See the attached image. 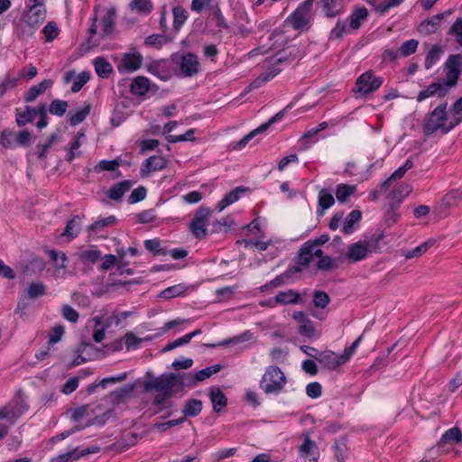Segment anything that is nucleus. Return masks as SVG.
I'll return each mask as SVG.
<instances>
[{
  "label": "nucleus",
  "mask_w": 462,
  "mask_h": 462,
  "mask_svg": "<svg viewBox=\"0 0 462 462\" xmlns=\"http://www.w3.org/2000/svg\"><path fill=\"white\" fill-rule=\"evenodd\" d=\"M346 442L347 440L345 437H341L334 442V454L338 462H345L348 457Z\"/></svg>",
  "instance_id": "obj_32"
},
{
  "label": "nucleus",
  "mask_w": 462,
  "mask_h": 462,
  "mask_svg": "<svg viewBox=\"0 0 462 462\" xmlns=\"http://www.w3.org/2000/svg\"><path fill=\"white\" fill-rule=\"evenodd\" d=\"M335 203V199L331 193L328 192L325 189H322L319 193V208L317 214L323 216L325 210L328 209Z\"/></svg>",
  "instance_id": "obj_26"
},
{
  "label": "nucleus",
  "mask_w": 462,
  "mask_h": 462,
  "mask_svg": "<svg viewBox=\"0 0 462 462\" xmlns=\"http://www.w3.org/2000/svg\"><path fill=\"white\" fill-rule=\"evenodd\" d=\"M81 222V217L77 215L74 216L71 219H69L66 225L65 230L62 233V236L75 238L78 236L79 233V225Z\"/></svg>",
  "instance_id": "obj_37"
},
{
  "label": "nucleus",
  "mask_w": 462,
  "mask_h": 462,
  "mask_svg": "<svg viewBox=\"0 0 462 462\" xmlns=\"http://www.w3.org/2000/svg\"><path fill=\"white\" fill-rule=\"evenodd\" d=\"M210 208L207 207H199L196 214L189 223V230L198 239H203L207 236V222L211 215Z\"/></svg>",
  "instance_id": "obj_6"
},
{
  "label": "nucleus",
  "mask_w": 462,
  "mask_h": 462,
  "mask_svg": "<svg viewBox=\"0 0 462 462\" xmlns=\"http://www.w3.org/2000/svg\"><path fill=\"white\" fill-rule=\"evenodd\" d=\"M337 267L338 264L337 263L336 260L328 255L321 257V259H319L317 263V268L323 272L337 269Z\"/></svg>",
  "instance_id": "obj_55"
},
{
  "label": "nucleus",
  "mask_w": 462,
  "mask_h": 462,
  "mask_svg": "<svg viewBox=\"0 0 462 462\" xmlns=\"http://www.w3.org/2000/svg\"><path fill=\"white\" fill-rule=\"evenodd\" d=\"M101 251L94 246L91 249L81 251L79 254V258L84 263H96L101 258Z\"/></svg>",
  "instance_id": "obj_40"
},
{
  "label": "nucleus",
  "mask_w": 462,
  "mask_h": 462,
  "mask_svg": "<svg viewBox=\"0 0 462 462\" xmlns=\"http://www.w3.org/2000/svg\"><path fill=\"white\" fill-rule=\"evenodd\" d=\"M221 368H222V366L218 364L211 365V366H208L204 369H201V370L196 372L195 378L197 379V381H199V383L202 382V381L206 380L207 378H209L210 376H212L214 374L218 373L221 370Z\"/></svg>",
  "instance_id": "obj_52"
},
{
  "label": "nucleus",
  "mask_w": 462,
  "mask_h": 462,
  "mask_svg": "<svg viewBox=\"0 0 462 462\" xmlns=\"http://www.w3.org/2000/svg\"><path fill=\"white\" fill-rule=\"evenodd\" d=\"M177 378V387L180 390H183L185 387H192L197 385L199 381L195 378V373H182L176 374Z\"/></svg>",
  "instance_id": "obj_38"
},
{
  "label": "nucleus",
  "mask_w": 462,
  "mask_h": 462,
  "mask_svg": "<svg viewBox=\"0 0 462 462\" xmlns=\"http://www.w3.org/2000/svg\"><path fill=\"white\" fill-rule=\"evenodd\" d=\"M144 247L149 252H152L154 255L167 254L166 249L161 247V242L158 238L145 240Z\"/></svg>",
  "instance_id": "obj_51"
},
{
  "label": "nucleus",
  "mask_w": 462,
  "mask_h": 462,
  "mask_svg": "<svg viewBox=\"0 0 462 462\" xmlns=\"http://www.w3.org/2000/svg\"><path fill=\"white\" fill-rule=\"evenodd\" d=\"M171 60L179 65L180 74L183 77H192L199 72V62L197 55L192 52L174 54Z\"/></svg>",
  "instance_id": "obj_5"
},
{
  "label": "nucleus",
  "mask_w": 462,
  "mask_h": 462,
  "mask_svg": "<svg viewBox=\"0 0 462 462\" xmlns=\"http://www.w3.org/2000/svg\"><path fill=\"white\" fill-rule=\"evenodd\" d=\"M445 78L439 80L449 91L450 88L457 85V80L462 72V54L450 55L444 65Z\"/></svg>",
  "instance_id": "obj_3"
},
{
  "label": "nucleus",
  "mask_w": 462,
  "mask_h": 462,
  "mask_svg": "<svg viewBox=\"0 0 462 462\" xmlns=\"http://www.w3.org/2000/svg\"><path fill=\"white\" fill-rule=\"evenodd\" d=\"M143 56L140 53H125L121 62L117 65L119 72H134L141 68Z\"/></svg>",
  "instance_id": "obj_13"
},
{
  "label": "nucleus",
  "mask_w": 462,
  "mask_h": 462,
  "mask_svg": "<svg viewBox=\"0 0 462 462\" xmlns=\"http://www.w3.org/2000/svg\"><path fill=\"white\" fill-rule=\"evenodd\" d=\"M449 35L456 36L457 42L462 46V19L457 18L448 30Z\"/></svg>",
  "instance_id": "obj_64"
},
{
  "label": "nucleus",
  "mask_w": 462,
  "mask_h": 462,
  "mask_svg": "<svg viewBox=\"0 0 462 462\" xmlns=\"http://www.w3.org/2000/svg\"><path fill=\"white\" fill-rule=\"evenodd\" d=\"M94 66L96 73L102 79H108L113 72L112 65L104 57L96 58Z\"/></svg>",
  "instance_id": "obj_30"
},
{
  "label": "nucleus",
  "mask_w": 462,
  "mask_h": 462,
  "mask_svg": "<svg viewBox=\"0 0 462 462\" xmlns=\"http://www.w3.org/2000/svg\"><path fill=\"white\" fill-rule=\"evenodd\" d=\"M42 32L45 35L46 42H52L59 34L57 23L54 22L48 23L44 26Z\"/></svg>",
  "instance_id": "obj_63"
},
{
  "label": "nucleus",
  "mask_w": 462,
  "mask_h": 462,
  "mask_svg": "<svg viewBox=\"0 0 462 462\" xmlns=\"http://www.w3.org/2000/svg\"><path fill=\"white\" fill-rule=\"evenodd\" d=\"M433 244H434V242L431 240L424 242L421 245H420L419 246H417L411 250H408L404 255L407 259L420 256L422 254L427 252L433 245Z\"/></svg>",
  "instance_id": "obj_54"
},
{
  "label": "nucleus",
  "mask_w": 462,
  "mask_h": 462,
  "mask_svg": "<svg viewBox=\"0 0 462 462\" xmlns=\"http://www.w3.org/2000/svg\"><path fill=\"white\" fill-rule=\"evenodd\" d=\"M185 291V286L181 284L171 286L161 292V296L164 299H171L177 296H180Z\"/></svg>",
  "instance_id": "obj_57"
},
{
  "label": "nucleus",
  "mask_w": 462,
  "mask_h": 462,
  "mask_svg": "<svg viewBox=\"0 0 462 462\" xmlns=\"http://www.w3.org/2000/svg\"><path fill=\"white\" fill-rule=\"evenodd\" d=\"M356 190V187L348 184H338L336 189V197L340 203H344L347 199L354 195Z\"/></svg>",
  "instance_id": "obj_36"
},
{
  "label": "nucleus",
  "mask_w": 462,
  "mask_h": 462,
  "mask_svg": "<svg viewBox=\"0 0 462 462\" xmlns=\"http://www.w3.org/2000/svg\"><path fill=\"white\" fill-rule=\"evenodd\" d=\"M300 270L301 269L299 266H291L285 273L278 275L275 279L263 286L262 290L273 289L282 285L284 283L285 279H289L293 273H300Z\"/></svg>",
  "instance_id": "obj_27"
},
{
  "label": "nucleus",
  "mask_w": 462,
  "mask_h": 462,
  "mask_svg": "<svg viewBox=\"0 0 462 462\" xmlns=\"http://www.w3.org/2000/svg\"><path fill=\"white\" fill-rule=\"evenodd\" d=\"M374 245L367 241H358L348 246L346 258L350 263H356L365 259L368 253L373 252Z\"/></svg>",
  "instance_id": "obj_11"
},
{
  "label": "nucleus",
  "mask_w": 462,
  "mask_h": 462,
  "mask_svg": "<svg viewBox=\"0 0 462 462\" xmlns=\"http://www.w3.org/2000/svg\"><path fill=\"white\" fill-rule=\"evenodd\" d=\"M361 219L362 212L359 209L352 210L349 213V215L346 217L341 231L345 235L352 234L359 226Z\"/></svg>",
  "instance_id": "obj_19"
},
{
  "label": "nucleus",
  "mask_w": 462,
  "mask_h": 462,
  "mask_svg": "<svg viewBox=\"0 0 462 462\" xmlns=\"http://www.w3.org/2000/svg\"><path fill=\"white\" fill-rule=\"evenodd\" d=\"M177 378L176 374L173 373L163 374L158 377L152 376V380L143 383V389L147 393L153 390L162 393L164 390L177 387Z\"/></svg>",
  "instance_id": "obj_8"
},
{
  "label": "nucleus",
  "mask_w": 462,
  "mask_h": 462,
  "mask_svg": "<svg viewBox=\"0 0 462 462\" xmlns=\"http://www.w3.org/2000/svg\"><path fill=\"white\" fill-rule=\"evenodd\" d=\"M209 398L213 405V411L216 412H219L227 405V398L218 387L210 389Z\"/></svg>",
  "instance_id": "obj_22"
},
{
  "label": "nucleus",
  "mask_w": 462,
  "mask_h": 462,
  "mask_svg": "<svg viewBox=\"0 0 462 462\" xmlns=\"http://www.w3.org/2000/svg\"><path fill=\"white\" fill-rule=\"evenodd\" d=\"M274 300L279 304H297L301 302L300 295L293 290L280 291L274 297Z\"/></svg>",
  "instance_id": "obj_25"
},
{
  "label": "nucleus",
  "mask_w": 462,
  "mask_h": 462,
  "mask_svg": "<svg viewBox=\"0 0 462 462\" xmlns=\"http://www.w3.org/2000/svg\"><path fill=\"white\" fill-rule=\"evenodd\" d=\"M251 338V333H249L248 331L239 335V336H236V337H234L232 338H229V339H226V340H223L221 341L220 343L218 344H206L205 346L207 347H209V348H215L217 346H226L230 344H237V343H240V342H245V341H247Z\"/></svg>",
  "instance_id": "obj_43"
},
{
  "label": "nucleus",
  "mask_w": 462,
  "mask_h": 462,
  "mask_svg": "<svg viewBox=\"0 0 462 462\" xmlns=\"http://www.w3.org/2000/svg\"><path fill=\"white\" fill-rule=\"evenodd\" d=\"M312 6L310 2L304 1L286 19V23L291 25L294 30H309L313 19Z\"/></svg>",
  "instance_id": "obj_4"
},
{
  "label": "nucleus",
  "mask_w": 462,
  "mask_h": 462,
  "mask_svg": "<svg viewBox=\"0 0 462 462\" xmlns=\"http://www.w3.org/2000/svg\"><path fill=\"white\" fill-rule=\"evenodd\" d=\"M47 293L46 285L42 282H31L26 290V297L34 300L44 296Z\"/></svg>",
  "instance_id": "obj_35"
},
{
  "label": "nucleus",
  "mask_w": 462,
  "mask_h": 462,
  "mask_svg": "<svg viewBox=\"0 0 462 462\" xmlns=\"http://www.w3.org/2000/svg\"><path fill=\"white\" fill-rule=\"evenodd\" d=\"M209 10L211 11V14H213L214 20L216 22V25L218 28H223V29L229 28V25L227 24L223 14L220 10L218 4L210 5Z\"/></svg>",
  "instance_id": "obj_53"
},
{
  "label": "nucleus",
  "mask_w": 462,
  "mask_h": 462,
  "mask_svg": "<svg viewBox=\"0 0 462 462\" xmlns=\"http://www.w3.org/2000/svg\"><path fill=\"white\" fill-rule=\"evenodd\" d=\"M147 194V189L143 186H139L138 188L134 189L130 196L128 197V203L129 204H135L139 201H142L145 199Z\"/></svg>",
  "instance_id": "obj_60"
},
{
  "label": "nucleus",
  "mask_w": 462,
  "mask_h": 462,
  "mask_svg": "<svg viewBox=\"0 0 462 462\" xmlns=\"http://www.w3.org/2000/svg\"><path fill=\"white\" fill-rule=\"evenodd\" d=\"M447 108L448 102H442L427 115L422 125L425 136H430L439 131L441 134L449 133Z\"/></svg>",
  "instance_id": "obj_1"
},
{
  "label": "nucleus",
  "mask_w": 462,
  "mask_h": 462,
  "mask_svg": "<svg viewBox=\"0 0 462 462\" xmlns=\"http://www.w3.org/2000/svg\"><path fill=\"white\" fill-rule=\"evenodd\" d=\"M35 116H37V107L25 106L24 111L16 112V124L18 126H24L26 124L32 122Z\"/></svg>",
  "instance_id": "obj_31"
},
{
  "label": "nucleus",
  "mask_w": 462,
  "mask_h": 462,
  "mask_svg": "<svg viewBox=\"0 0 462 462\" xmlns=\"http://www.w3.org/2000/svg\"><path fill=\"white\" fill-rule=\"evenodd\" d=\"M116 14V8L111 7L102 18V30L105 35H110L114 32Z\"/></svg>",
  "instance_id": "obj_34"
},
{
  "label": "nucleus",
  "mask_w": 462,
  "mask_h": 462,
  "mask_svg": "<svg viewBox=\"0 0 462 462\" xmlns=\"http://www.w3.org/2000/svg\"><path fill=\"white\" fill-rule=\"evenodd\" d=\"M129 7L132 11L147 14L152 10V4L150 0H133L129 4Z\"/></svg>",
  "instance_id": "obj_46"
},
{
  "label": "nucleus",
  "mask_w": 462,
  "mask_h": 462,
  "mask_svg": "<svg viewBox=\"0 0 462 462\" xmlns=\"http://www.w3.org/2000/svg\"><path fill=\"white\" fill-rule=\"evenodd\" d=\"M116 217L115 216H109L107 217L101 218V219L95 221L94 223H92L91 225H89L88 226L87 230L89 233H91V232L97 233V232L103 230L105 227H106L108 226H112V225L116 224Z\"/></svg>",
  "instance_id": "obj_41"
},
{
  "label": "nucleus",
  "mask_w": 462,
  "mask_h": 462,
  "mask_svg": "<svg viewBox=\"0 0 462 462\" xmlns=\"http://www.w3.org/2000/svg\"><path fill=\"white\" fill-rule=\"evenodd\" d=\"M460 443L462 442V433L459 428L453 427L448 430L438 442V447L440 448L446 443Z\"/></svg>",
  "instance_id": "obj_29"
},
{
  "label": "nucleus",
  "mask_w": 462,
  "mask_h": 462,
  "mask_svg": "<svg viewBox=\"0 0 462 462\" xmlns=\"http://www.w3.org/2000/svg\"><path fill=\"white\" fill-rule=\"evenodd\" d=\"M368 10L365 7L356 8L349 16V27L353 30L360 28L362 23L367 19Z\"/></svg>",
  "instance_id": "obj_28"
},
{
  "label": "nucleus",
  "mask_w": 462,
  "mask_h": 462,
  "mask_svg": "<svg viewBox=\"0 0 462 462\" xmlns=\"http://www.w3.org/2000/svg\"><path fill=\"white\" fill-rule=\"evenodd\" d=\"M412 190V188L406 183L401 184L398 188L394 189L390 194V203L399 206L402 199L407 197Z\"/></svg>",
  "instance_id": "obj_33"
},
{
  "label": "nucleus",
  "mask_w": 462,
  "mask_h": 462,
  "mask_svg": "<svg viewBox=\"0 0 462 462\" xmlns=\"http://www.w3.org/2000/svg\"><path fill=\"white\" fill-rule=\"evenodd\" d=\"M167 160L161 155H152L147 158L141 165L140 173L143 177L152 171H161L166 168Z\"/></svg>",
  "instance_id": "obj_14"
},
{
  "label": "nucleus",
  "mask_w": 462,
  "mask_h": 462,
  "mask_svg": "<svg viewBox=\"0 0 462 462\" xmlns=\"http://www.w3.org/2000/svg\"><path fill=\"white\" fill-rule=\"evenodd\" d=\"M382 84V78L374 76V73L369 70L357 78L354 90L365 96L377 90Z\"/></svg>",
  "instance_id": "obj_7"
},
{
  "label": "nucleus",
  "mask_w": 462,
  "mask_h": 462,
  "mask_svg": "<svg viewBox=\"0 0 462 462\" xmlns=\"http://www.w3.org/2000/svg\"><path fill=\"white\" fill-rule=\"evenodd\" d=\"M77 352L86 354L88 360L98 359L106 356V352L96 347L92 343L81 342L77 347Z\"/></svg>",
  "instance_id": "obj_23"
},
{
  "label": "nucleus",
  "mask_w": 462,
  "mask_h": 462,
  "mask_svg": "<svg viewBox=\"0 0 462 462\" xmlns=\"http://www.w3.org/2000/svg\"><path fill=\"white\" fill-rule=\"evenodd\" d=\"M300 457L298 462H318L319 449L315 441L306 438L299 448Z\"/></svg>",
  "instance_id": "obj_12"
},
{
  "label": "nucleus",
  "mask_w": 462,
  "mask_h": 462,
  "mask_svg": "<svg viewBox=\"0 0 462 462\" xmlns=\"http://www.w3.org/2000/svg\"><path fill=\"white\" fill-rule=\"evenodd\" d=\"M298 332L307 337H313L316 332L314 323L310 319H305V322L299 325Z\"/></svg>",
  "instance_id": "obj_58"
},
{
  "label": "nucleus",
  "mask_w": 462,
  "mask_h": 462,
  "mask_svg": "<svg viewBox=\"0 0 462 462\" xmlns=\"http://www.w3.org/2000/svg\"><path fill=\"white\" fill-rule=\"evenodd\" d=\"M91 110V105L88 104L83 108L78 110L75 114L71 115L69 117L70 125L74 126L80 123H82L87 116L89 115Z\"/></svg>",
  "instance_id": "obj_50"
},
{
  "label": "nucleus",
  "mask_w": 462,
  "mask_h": 462,
  "mask_svg": "<svg viewBox=\"0 0 462 462\" xmlns=\"http://www.w3.org/2000/svg\"><path fill=\"white\" fill-rule=\"evenodd\" d=\"M202 402L199 399L192 398L187 400L182 408V413L185 420L189 417L198 416L202 411Z\"/></svg>",
  "instance_id": "obj_24"
},
{
  "label": "nucleus",
  "mask_w": 462,
  "mask_h": 462,
  "mask_svg": "<svg viewBox=\"0 0 462 462\" xmlns=\"http://www.w3.org/2000/svg\"><path fill=\"white\" fill-rule=\"evenodd\" d=\"M448 94L447 88H445L439 80L432 82L426 89L420 91L416 97L418 102H422L430 97H438L439 98L445 97Z\"/></svg>",
  "instance_id": "obj_15"
},
{
  "label": "nucleus",
  "mask_w": 462,
  "mask_h": 462,
  "mask_svg": "<svg viewBox=\"0 0 462 462\" xmlns=\"http://www.w3.org/2000/svg\"><path fill=\"white\" fill-rule=\"evenodd\" d=\"M312 302L316 308L325 309L330 302L329 295L324 291H314Z\"/></svg>",
  "instance_id": "obj_48"
},
{
  "label": "nucleus",
  "mask_w": 462,
  "mask_h": 462,
  "mask_svg": "<svg viewBox=\"0 0 462 462\" xmlns=\"http://www.w3.org/2000/svg\"><path fill=\"white\" fill-rule=\"evenodd\" d=\"M303 56L302 51L299 48H293L291 50H282L276 53V64H281L288 60H295Z\"/></svg>",
  "instance_id": "obj_39"
},
{
  "label": "nucleus",
  "mask_w": 462,
  "mask_h": 462,
  "mask_svg": "<svg viewBox=\"0 0 462 462\" xmlns=\"http://www.w3.org/2000/svg\"><path fill=\"white\" fill-rule=\"evenodd\" d=\"M313 257V249L310 248V244L305 243L300 250L297 263L301 266H308Z\"/></svg>",
  "instance_id": "obj_42"
},
{
  "label": "nucleus",
  "mask_w": 462,
  "mask_h": 462,
  "mask_svg": "<svg viewBox=\"0 0 462 462\" xmlns=\"http://www.w3.org/2000/svg\"><path fill=\"white\" fill-rule=\"evenodd\" d=\"M442 49L439 45H434L427 53L425 59V69H430L439 60Z\"/></svg>",
  "instance_id": "obj_44"
},
{
  "label": "nucleus",
  "mask_w": 462,
  "mask_h": 462,
  "mask_svg": "<svg viewBox=\"0 0 462 462\" xmlns=\"http://www.w3.org/2000/svg\"><path fill=\"white\" fill-rule=\"evenodd\" d=\"M287 379L277 365H270L266 368L260 382L261 389L266 393H278L282 391Z\"/></svg>",
  "instance_id": "obj_2"
},
{
  "label": "nucleus",
  "mask_w": 462,
  "mask_h": 462,
  "mask_svg": "<svg viewBox=\"0 0 462 462\" xmlns=\"http://www.w3.org/2000/svg\"><path fill=\"white\" fill-rule=\"evenodd\" d=\"M99 451L98 447L87 448L80 452H78V448H74L70 451H68L64 454H61L56 457L51 459V462H69L72 460H77L81 457L87 456L88 454L97 453Z\"/></svg>",
  "instance_id": "obj_16"
},
{
  "label": "nucleus",
  "mask_w": 462,
  "mask_h": 462,
  "mask_svg": "<svg viewBox=\"0 0 462 462\" xmlns=\"http://www.w3.org/2000/svg\"><path fill=\"white\" fill-rule=\"evenodd\" d=\"M90 79V74L87 71L80 72L76 78L71 87L73 93L79 92Z\"/></svg>",
  "instance_id": "obj_56"
},
{
  "label": "nucleus",
  "mask_w": 462,
  "mask_h": 462,
  "mask_svg": "<svg viewBox=\"0 0 462 462\" xmlns=\"http://www.w3.org/2000/svg\"><path fill=\"white\" fill-rule=\"evenodd\" d=\"M169 39L162 34H152L145 38L144 43L148 46L160 48L167 43Z\"/></svg>",
  "instance_id": "obj_59"
},
{
  "label": "nucleus",
  "mask_w": 462,
  "mask_h": 462,
  "mask_svg": "<svg viewBox=\"0 0 462 462\" xmlns=\"http://www.w3.org/2000/svg\"><path fill=\"white\" fill-rule=\"evenodd\" d=\"M31 139H32L31 133L27 129H24V130L20 131L14 136V143L19 146L26 147V146L31 145Z\"/></svg>",
  "instance_id": "obj_62"
},
{
  "label": "nucleus",
  "mask_w": 462,
  "mask_h": 462,
  "mask_svg": "<svg viewBox=\"0 0 462 462\" xmlns=\"http://www.w3.org/2000/svg\"><path fill=\"white\" fill-rule=\"evenodd\" d=\"M449 13L450 12H447V14ZM445 14L446 13L438 14L430 18L425 19L419 25L418 31L424 35L435 33L439 30V23L444 18Z\"/></svg>",
  "instance_id": "obj_17"
},
{
  "label": "nucleus",
  "mask_w": 462,
  "mask_h": 462,
  "mask_svg": "<svg viewBox=\"0 0 462 462\" xmlns=\"http://www.w3.org/2000/svg\"><path fill=\"white\" fill-rule=\"evenodd\" d=\"M151 81L144 76L136 77L130 86V92L134 96H144L150 90Z\"/></svg>",
  "instance_id": "obj_21"
},
{
  "label": "nucleus",
  "mask_w": 462,
  "mask_h": 462,
  "mask_svg": "<svg viewBox=\"0 0 462 462\" xmlns=\"http://www.w3.org/2000/svg\"><path fill=\"white\" fill-rule=\"evenodd\" d=\"M315 360H317L323 367L329 370H334L346 363L347 356L346 355L337 356L330 350H325L317 352Z\"/></svg>",
  "instance_id": "obj_10"
},
{
  "label": "nucleus",
  "mask_w": 462,
  "mask_h": 462,
  "mask_svg": "<svg viewBox=\"0 0 462 462\" xmlns=\"http://www.w3.org/2000/svg\"><path fill=\"white\" fill-rule=\"evenodd\" d=\"M152 404L158 407V411L172 407V402L168 400L162 393H158L152 400Z\"/></svg>",
  "instance_id": "obj_61"
},
{
  "label": "nucleus",
  "mask_w": 462,
  "mask_h": 462,
  "mask_svg": "<svg viewBox=\"0 0 462 462\" xmlns=\"http://www.w3.org/2000/svg\"><path fill=\"white\" fill-rule=\"evenodd\" d=\"M419 42L414 39L404 42L398 50L400 56L408 57L416 52Z\"/></svg>",
  "instance_id": "obj_49"
},
{
  "label": "nucleus",
  "mask_w": 462,
  "mask_h": 462,
  "mask_svg": "<svg viewBox=\"0 0 462 462\" xmlns=\"http://www.w3.org/2000/svg\"><path fill=\"white\" fill-rule=\"evenodd\" d=\"M133 185L129 180H122L114 184L107 192V197L113 200H121L125 192H127Z\"/></svg>",
  "instance_id": "obj_20"
},
{
  "label": "nucleus",
  "mask_w": 462,
  "mask_h": 462,
  "mask_svg": "<svg viewBox=\"0 0 462 462\" xmlns=\"http://www.w3.org/2000/svg\"><path fill=\"white\" fill-rule=\"evenodd\" d=\"M68 102L61 99H54L49 106V112L57 116H63L68 108Z\"/></svg>",
  "instance_id": "obj_47"
},
{
  "label": "nucleus",
  "mask_w": 462,
  "mask_h": 462,
  "mask_svg": "<svg viewBox=\"0 0 462 462\" xmlns=\"http://www.w3.org/2000/svg\"><path fill=\"white\" fill-rule=\"evenodd\" d=\"M31 5L27 14H25V23L30 28V35L34 33V31L43 23L46 17V10L43 6V2L30 3Z\"/></svg>",
  "instance_id": "obj_9"
},
{
  "label": "nucleus",
  "mask_w": 462,
  "mask_h": 462,
  "mask_svg": "<svg viewBox=\"0 0 462 462\" xmlns=\"http://www.w3.org/2000/svg\"><path fill=\"white\" fill-rule=\"evenodd\" d=\"M52 84L51 79H44L40 84L32 86L24 95V101L27 103L34 101L39 96L42 95L50 88Z\"/></svg>",
  "instance_id": "obj_18"
},
{
  "label": "nucleus",
  "mask_w": 462,
  "mask_h": 462,
  "mask_svg": "<svg viewBox=\"0 0 462 462\" xmlns=\"http://www.w3.org/2000/svg\"><path fill=\"white\" fill-rule=\"evenodd\" d=\"M172 14H173V28L176 31H179L188 18L187 11L180 6H175L172 9Z\"/></svg>",
  "instance_id": "obj_45"
}]
</instances>
